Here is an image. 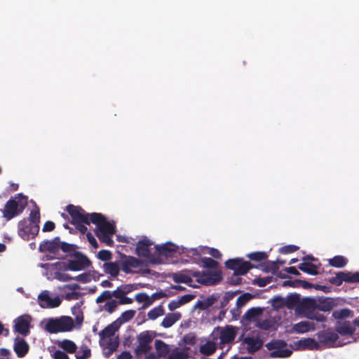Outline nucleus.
<instances>
[{
	"instance_id": "nucleus-50",
	"label": "nucleus",
	"mask_w": 359,
	"mask_h": 359,
	"mask_svg": "<svg viewBox=\"0 0 359 359\" xmlns=\"http://www.w3.org/2000/svg\"><path fill=\"white\" fill-rule=\"evenodd\" d=\"M299 250V247L294 245H288L282 247L279 252L282 254H290L296 252Z\"/></svg>"
},
{
	"instance_id": "nucleus-25",
	"label": "nucleus",
	"mask_w": 359,
	"mask_h": 359,
	"mask_svg": "<svg viewBox=\"0 0 359 359\" xmlns=\"http://www.w3.org/2000/svg\"><path fill=\"white\" fill-rule=\"evenodd\" d=\"M15 330L21 334H27L29 330V320L23 316H19L15 320Z\"/></svg>"
},
{
	"instance_id": "nucleus-17",
	"label": "nucleus",
	"mask_w": 359,
	"mask_h": 359,
	"mask_svg": "<svg viewBox=\"0 0 359 359\" xmlns=\"http://www.w3.org/2000/svg\"><path fill=\"white\" fill-rule=\"evenodd\" d=\"M38 303L41 308L53 309L57 307L61 304V299L56 296L52 297L48 290L42 291L38 296Z\"/></svg>"
},
{
	"instance_id": "nucleus-38",
	"label": "nucleus",
	"mask_w": 359,
	"mask_h": 359,
	"mask_svg": "<svg viewBox=\"0 0 359 359\" xmlns=\"http://www.w3.org/2000/svg\"><path fill=\"white\" fill-rule=\"evenodd\" d=\"M248 258L254 262L266 261L268 258V254L266 252H253L246 255Z\"/></svg>"
},
{
	"instance_id": "nucleus-3",
	"label": "nucleus",
	"mask_w": 359,
	"mask_h": 359,
	"mask_svg": "<svg viewBox=\"0 0 359 359\" xmlns=\"http://www.w3.org/2000/svg\"><path fill=\"white\" fill-rule=\"evenodd\" d=\"M93 224L97 226L95 235L99 240L108 246H113L114 241L111 236L116 233L115 226L108 222L103 215H93Z\"/></svg>"
},
{
	"instance_id": "nucleus-46",
	"label": "nucleus",
	"mask_w": 359,
	"mask_h": 359,
	"mask_svg": "<svg viewBox=\"0 0 359 359\" xmlns=\"http://www.w3.org/2000/svg\"><path fill=\"white\" fill-rule=\"evenodd\" d=\"M112 257V254L109 250H102L98 252L97 258L104 262L109 261Z\"/></svg>"
},
{
	"instance_id": "nucleus-63",
	"label": "nucleus",
	"mask_w": 359,
	"mask_h": 359,
	"mask_svg": "<svg viewBox=\"0 0 359 359\" xmlns=\"http://www.w3.org/2000/svg\"><path fill=\"white\" fill-rule=\"evenodd\" d=\"M112 294V297L114 296V297H116V299H118V300L123 297L124 296V293L123 292V290L121 288V287H118L116 290H115L114 292H111Z\"/></svg>"
},
{
	"instance_id": "nucleus-45",
	"label": "nucleus",
	"mask_w": 359,
	"mask_h": 359,
	"mask_svg": "<svg viewBox=\"0 0 359 359\" xmlns=\"http://www.w3.org/2000/svg\"><path fill=\"white\" fill-rule=\"evenodd\" d=\"M90 355V350L87 346H81L79 351L77 353L76 359H86Z\"/></svg>"
},
{
	"instance_id": "nucleus-59",
	"label": "nucleus",
	"mask_w": 359,
	"mask_h": 359,
	"mask_svg": "<svg viewBox=\"0 0 359 359\" xmlns=\"http://www.w3.org/2000/svg\"><path fill=\"white\" fill-rule=\"evenodd\" d=\"M86 237H87V239H88V242L90 243V244L94 248L96 249L98 248V243H97L96 239L95 238V237L93 236V234L90 232H88L86 233Z\"/></svg>"
},
{
	"instance_id": "nucleus-30",
	"label": "nucleus",
	"mask_w": 359,
	"mask_h": 359,
	"mask_svg": "<svg viewBox=\"0 0 359 359\" xmlns=\"http://www.w3.org/2000/svg\"><path fill=\"white\" fill-rule=\"evenodd\" d=\"M318 337L320 342L332 344L337 339V334L330 331L320 332L318 333Z\"/></svg>"
},
{
	"instance_id": "nucleus-20",
	"label": "nucleus",
	"mask_w": 359,
	"mask_h": 359,
	"mask_svg": "<svg viewBox=\"0 0 359 359\" xmlns=\"http://www.w3.org/2000/svg\"><path fill=\"white\" fill-rule=\"evenodd\" d=\"M60 237L56 236L52 240H45L39 246V251L42 253L49 252L57 255L60 250Z\"/></svg>"
},
{
	"instance_id": "nucleus-56",
	"label": "nucleus",
	"mask_w": 359,
	"mask_h": 359,
	"mask_svg": "<svg viewBox=\"0 0 359 359\" xmlns=\"http://www.w3.org/2000/svg\"><path fill=\"white\" fill-rule=\"evenodd\" d=\"M124 294H126L135 290L137 289V285L136 284H126L121 285Z\"/></svg>"
},
{
	"instance_id": "nucleus-47",
	"label": "nucleus",
	"mask_w": 359,
	"mask_h": 359,
	"mask_svg": "<svg viewBox=\"0 0 359 359\" xmlns=\"http://www.w3.org/2000/svg\"><path fill=\"white\" fill-rule=\"evenodd\" d=\"M26 220L29 222H35L36 224L39 225L40 222V212L39 210H33L31 211L29 217L28 219H26Z\"/></svg>"
},
{
	"instance_id": "nucleus-2",
	"label": "nucleus",
	"mask_w": 359,
	"mask_h": 359,
	"mask_svg": "<svg viewBox=\"0 0 359 359\" xmlns=\"http://www.w3.org/2000/svg\"><path fill=\"white\" fill-rule=\"evenodd\" d=\"M82 316H76L75 322L74 320L67 316H61L58 318H49L45 324V329L50 333H57L59 332L70 331L74 327H79L83 322Z\"/></svg>"
},
{
	"instance_id": "nucleus-61",
	"label": "nucleus",
	"mask_w": 359,
	"mask_h": 359,
	"mask_svg": "<svg viewBox=\"0 0 359 359\" xmlns=\"http://www.w3.org/2000/svg\"><path fill=\"white\" fill-rule=\"evenodd\" d=\"M53 357L54 359H69V356L62 351H55Z\"/></svg>"
},
{
	"instance_id": "nucleus-31",
	"label": "nucleus",
	"mask_w": 359,
	"mask_h": 359,
	"mask_svg": "<svg viewBox=\"0 0 359 359\" xmlns=\"http://www.w3.org/2000/svg\"><path fill=\"white\" fill-rule=\"evenodd\" d=\"M298 268L302 271L309 275L316 276L318 274V266L307 262H304L298 265Z\"/></svg>"
},
{
	"instance_id": "nucleus-35",
	"label": "nucleus",
	"mask_w": 359,
	"mask_h": 359,
	"mask_svg": "<svg viewBox=\"0 0 359 359\" xmlns=\"http://www.w3.org/2000/svg\"><path fill=\"white\" fill-rule=\"evenodd\" d=\"M136 301L142 304L141 308L144 309L149 306L152 304V299L145 292H140L135 295Z\"/></svg>"
},
{
	"instance_id": "nucleus-1",
	"label": "nucleus",
	"mask_w": 359,
	"mask_h": 359,
	"mask_svg": "<svg viewBox=\"0 0 359 359\" xmlns=\"http://www.w3.org/2000/svg\"><path fill=\"white\" fill-rule=\"evenodd\" d=\"M129 319L128 316H122L99 332V343L105 353L110 354L116 349L118 346V339L116 336V332L122 323Z\"/></svg>"
},
{
	"instance_id": "nucleus-55",
	"label": "nucleus",
	"mask_w": 359,
	"mask_h": 359,
	"mask_svg": "<svg viewBox=\"0 0 359 359\" xmlns=\"http://www.w3.org/2000/svg\"><path fill=\"white\" fill-rule=\"evenodd\" d=\"M272 280V277L258 278L255 282L259 287H265Z\"/></svg>"
},
{
	"instance_id": "nucleus-54",
	"label": "nucleus",
	"mask_w": 359,
	"mask_h": 359,
	"mask_svg": "<svg viewBox=\"0 0 359 359\" xmlns=\"http://www.w3.org/2000/svg\"><path fill=\"white\" fill-rule=\"evenodd\" d=\"M241 275H233L227 280V283L231 285H238L242 283V278H240Z\"/></svg>"
},
{
	"instance_id": "nucleus-18",
	"label": "nucleus",
	"mask_w": 359,
	"mask_h": 359,
	"mask_svg": "<svg viewBox=\"0 0 359 359\" xmlns=\"http://www.w3.org/2000/svg\"><path fill=\"white\" fill-rule=\"evenodd\" d=\"M153 335L148 331L140 333L137 337L138 346L135 349L137 356H141L147 353L151 348L150 343L153 339Z\"/></svg>"
},
{
	"instance_id": "nucleus-60",
	"label": "nucleus",
	"mask_w": 359,
	"mask_h": 359,
	"mask_svg": "<svg viewBox=\"0 0 359 359\" xmlns=\"http://www.w3.org/2000/svg\"><path fill=\"white\" fill-rule=\"evenodd\" d=\"M83 303L81 302H76L75 305L72 308V314H83V311L81 309Z\"/></svg>"
},
{
	"instance_id": "nucleus-8",
	"label": "nucleus",
	"mask_w": 359,
	"mask_h": 359,
	"mask_svg": "<svg viewBox=\"0 0 359 359\" xmlns=\"http://www.w3.org/2000/svg\"><path fill=\"white\" fill-rule=\"evenodd\" d=\"M350 316H334V323L336 330L341 334H351L355 330L359 328V317L354 320L348 319Z\"/></svg>"
},
{
	"instance_id": "nucleus-39",
	"label": "nucleus",
	"mask_w": 359,
	"mask_h": 359,
	"mask_svg": "<svg viewBox=\"0 0 359 359\" xmlns=\"http://www.w3.org/2000/svg\"><path fill=\"white\" fill-rule=\"evenodd\" d=\"M262 270L265 272H271L275 274L278 272L279 267L274 261H266L262 264Z\"/></svg>"
},
{
	"instance_id": "nucleus-41",
	"label": "nucleus",
	"mask_w": 359,
	"mask_h": 359,
	"mask_svg": "<svg viewBox=\"0 0 359 359\" xmlns=\"http://www.w3.org/2000/svg\"><path fill=\"white\" fill-rule=\"evenodd\" d=\"M60 250H61L63 252L69 253L70 255L73 254L74 252H77L76 250V246L74 244H69L68 243L61 241L60 240Z\"/></svg>"
},
{
	"instance_id": "nucleus-32",
	"label": "nucleus",
	"mask_w": 359,
	"mask_h": 359,
	"mask_svg": "<svg viewBox=\"0 0 359 359\" xmlns=\"http://www.w3.org/2000/svg\"><path fill=\"white\" fill-rule=\"evenodd\" d=\"M296 346L298 349H314L318 346V344L313 339L306 338L299 340Z\"/></svg>"
},
{
	"instance_id": "nucleus-58",
	"label": "nucleus",
	"mask_w": 359,
	"mask_h": 359,
	"mask_svg": "<svg viewBox=\"0 0 359 359\" xmlns=\"http://www.w3.org/2000/svg\"><path fill=\"white\" fill-rule=\"evenodd\" d=\"M55 278L60 281H69L73 279L69 274L60 272L55 273Z\"/></svg>"
},
{
	"instance_id": "nucleus-34",
	"label": "nucleus",
	"mask_w": 359,
	"mask_h": 359,
	"mask_svg": "<svg viewBox=\"0 0 359 359\" xmlns=\"http://www.w3.org/2000/svg\"><path fill=\"white\" fill-rule=\"evenodd\" d=\"M342 281L349 283H359V271L352 273L350 271H341Z\"/></svg>"
},
{
	"instance_id": "nucleus-23",
	"label": "nucleus",
	"mask_w": 359,
	"mask_h": 359,
	"mask_svg": "<svg viewBox=\"0 0 359 359\" xmlns=\"http://www.w3.org/2000/svg\"><path fill=\"white\" fill-rule=\"evenodd\" d=\"M243 348L249 353H254L262 346V341L257 337H248L243 341Z\"/></svg>"
},
{
	"instance_id": "nucleus-9",
	"label": "nucleus",
	"mask_w": 359,
	"mask_h": 359,
	"mask_svg": "<svg viewBox=\"0 0 359 359\" xmlns=\"http://www.w3.org/2000/svg\"><path fill=\"white\" fill-rule=\"evenodd\" d=\"M71 256L73 257L74 259H69L67 264L57 262L55 265L63 264L65 270L76 271L85 269L90 264L88 258L81 252H74Z\"/></svg>"
},
{
	"instance_id": "nucleus-27",
	"label": "nucleus",
	"mask_w": 359,
	"mask_h": 359,
	"mask_svg": "<svg viewBox=\"0 0 359 359\" xmlns=\"http://www.w3.org/2000/svg\"><path fill=\"white\" fill-rule=\"evenodd\" d=\"M104 271L107 274L111 275L112 277H117L119 274L121 266L119 265V261L116 262H106L103 264Z\"/></svg>"
},
{
	"instance_id": "nucleus-14",
	"label": "nucleus",
	"mask_w": 359,
	"mask_h": 359,
	"mask_svg": "<svg viewBox=\"0 0 359 359\" xmlns=\"http://www.w3.org/2000/svg\"><path fill=\"white\" fill-rule=\"evenodd\" d=\"M269 350H273L270 355L272 358H287L292 354V351L285 348V343L281 340L273 341L266 345Z\"/></svg>"
},
{
	"instance_id": "nucleus-21",
	"label": "nucleus",
	"mask_w": 359,
	"mask_h": 359,
	"mask_svg": "<svg viewBox=\"0 0 359 359\" xmlns=\"http://www.w3.org/2000/svg\"><path fill=\"white\" fill-rule=\"evenodd\" d=\"M316 301L317 303L316 312H330L337 306L335 300L331 297H316Z\"/></svg>"
},
{
	"instance_id": "nucleus-22",
	"label": "nucleus",
	"mask_w": 359,
	"mask_h": 359,
	"mask_svg": "<svg viewBox=\"0 0 359 359\" xmlns=\"http://www.w3.org/2000/svg\"><path fill=\"white\" fill-rule=\"evenodd\" d=\"M156 252L158 256H164L165 257H172L177 252V247L172 243H167L162 245H156Z\"/></svg>"
},
{
	"instance_id": "nucleus-44",
	"label": "nucleus",
	"mask_w": 359,
	"mask_h": 359,
	"mask_svg": "<svg viewBox=\"0 0 359 359\" xmlns=\"http://www.w3.org/2000/svg\"><path fill=\"white\" fill-rule=\"evenodd\" d=\"M168 359H189V355L186 350L177 349L172 353Z\"/></svg>"
},
{
	"instance_id": "nucleus-29",
	"label": "nucleus",
	"mask_w": 359,
	"mask_h": 359,
	"mask_svg": "<svg viewBox=\"0 0 359 359\" xmlns=\"http://www.w3.org/2000/svg\"><path fill=\"white\" fill-rule=\"evenodd\" d=\"M257 316H246V319L250 321H253L258 327L262 329H268L273 326V323L267 318V316H264L266 317L264 319H255V317Z\"/></svg>"
},
{
	"instance_id": "nucleus-48",
	"label": "nucleus",
	"mask_w": 359,
	"mask_h": 359,
	"mask_svg": "<svg viewBox=\"0 0 359 359\" xmlns=\"http://www.w3.org/2000/svg\"><path fill=\"white\" fill-rule=\"evenodd\" d=\"M179 319L178 316H167L162 322L165 327H169L172 325Z\"/></svg>"
},
{
	"instance_id": "nucleus-33",
	"label": "nucleus",
	"mask_w": 359,
	"mask_h": 359,
	"mask_svg": "<svg viewBox=\"0 0 359 359\" xmlns=\"http://www.w3.org/2000/svg\"><path fill=\"white\" fill-rule=\"evenodd\" d=\"M57 344L60 348L65 350L69 353H74L77 348V346L76 345V344L74 341L69 339H63L61 341H58Z\"/></svg>"
},
{
	"instance_id": "nucleus-51",
	"label": "nucleus",
	"mask_w": 359,
	"mask_h": 359,
	"mask_svg": "<svg viewBox=\"0 0 359 359\" xmlns=\"http://www.w3.org/2000/svg\"><path fill=\"white\" fill-rule=\"evenodd\" d=\"M112 297L111 292L109 290H105L102 292V294L98 296L96 299L97 303H102L106 300L110 299Z\"/></svg>"
},
{
	"instance_id": "nucleus-7",
	"label": "nucleus",
	"mask_w": 359,
	"mask_h": 359,
	"mask_svg": "<svg viewBox=\"0 0 359 359\" xmlns=\"http://www.w3.org/2000/svg\"><path fill=\"white\" fill-rule=\"evenodd\" d=\"M119 265L126 274L137 273L144 266V261L133 256L120 254Z\"/></svg>"
},
{
	"instance_id": "nucleus-62",
	"label": "nucleus",
	"mask_w": 359,
	"mask_h": 359,
	"mask_svg": "<svg viewBox=\"0 0 359 359\" xmlns=\"http://www.w3.org/2000/svg\"><path fill=\"white\" fill-rule=\"evenodd\" d=\"M76 229L82 234H84L87 232L88 228L86 225H87L86 223H79L77 224H74Z\"/></svg>"
},
{
	"instance_id": "nucleus-53",
	"label": "nucleus",
	"mask_w": 359,
	"mask_h": 359,
	"mask_svg": "<svg viewBox=\"0 0 359 359\" xmlns=\"http://www.w3.org/2000/svg\"><path fill=\"white\" fill-rule=\"evenodd\" d=\"M118 304V303L114 299L110 300L105 304L104 309L109 313H113L117 307Z\"/></svg>"
},
{
	"instance_id": "nucleus-36",
	"label": "nucleus",
	"mask_w": 359,
	"mask_h": 359,
	"mask_svg": "<svg viewBox=\"0 0 359 359\" xmlns=\"http://www.w3.org/2000/svg\"><path fill=\"white\" fill-rule=\"evenodd\" d=\"M217 341H208L204 344H202L200 347V351L201 353L209 355L215 352L216 349V344Z\"/></svg>"
},
{
	"instance_id": "nucleus-43",
	"label": "nucleus",
	"mask_w": 359,
	"mask_h": 359,
	"mask_svg": "<svg viewBox=\"0 0 359 359\" xmlns=\"http://www.w3.org/2000/svg\"><path fill=\"white\" fill-rule=\"evenodd\" d=\"M201 262L203 264V266L207 269H216L219 265L217 261L207 257H201Z\"/></svg>"
},
{
	"instance_id": "nucleus-19",
	"label": "nucleus",
	"mask_w": 359,
	"mask_h": 359,
	"mask_svg": "<svg viewBox=\"0 0 359 359\" xmlns=\"http://www.w3.org/2000/svg\"><path fill=\"white\" fill-rule=\"evenodd\" d=\"M294 303V293L288 294L286 297L276 296L271 299V306L277 311L283 308L293 310Z\"/></svg>"
},
{
	"instance_id": "nucleus-49",
	"label": "nucleus",
	"mask_w": 359,
	"mask_h": 359,
	"mask_svg": "<svg viewBox=\"0 0 359 359\" xmlns=\"http://www.w3.org/2000/svg\"><path fill=\"white\" fill-rule=\"evenodd\" d=\"M173 280L177 283H189L191 281V278L184 274H176L173 278Z\"/></svg>"
},
{
	"instance_id": "nucleus-37",
	"label": "nucleus",
	"mask_w": 359,
	"mask_h": 359,
	"mask_svg": "<svg viewBox=\"0 0 359 359\" xmlns=\"http://www.w3.org/2000/svg\"><path fill=\"white\" fill-rule=\"evenodd\" d=\"M328 262L330 266L336 268H342L348 263L347 259L341 255L334 256L333 258L330 259Z\"/></svg>"
},
{
	"instance_id": "nucleus-12",
	"label": "nucleus",
	"mask_w": 359,
	"mask_h": 359,
	"mask_svg": "<svg viewBox=\"0 0 359 359\" xmlns=\"http://www.w3.org/2000/svg\"><path fill=\"white\" fill-rule=\"evenodd\" d=\"M193 276L196 278L197 281L205 285H214L219 283L222 279L221 271L211 272H194Z\"/></svg>"
},
{
	"instance_id": "nucleus-64",
	"label": "nucleus",
	"mask_w": 359,
	"mask_h": 359,
	"mask_svg": "<svg viewBox=\"0 0 359 359\" xmlns=\"http://www.w3.org/2000/svg\"><path fill=\"white\" fill-rule=\"evenodd\" d=\"M209 254L215 259H220L222 257L221 252L215 248H210Z\"/></svg>"
},
{
	"instance_id": "nucleus-16",
	"label": "nucleus",
	"mask_w": 359,
	"mask_h": 359,
	"mask_svg": "<svg viewBox=\"0 0 359 359\" xmlns=\"http://www.w3.org/2000/svg\"><path fill=\"white\" fill-rule=\"evenodd\" d=\"M153 243L148 238H144L137 242L135 248V252L139 257H146L149 259L152 262H158V257H155L149 250V247Z\"/></svg>"
},
{
	"instance_id": "nucleus-11",
	"label": "nucleus",
	"mask_w": 359,
	"mask_h": 359,
	"mask_svg": "<svg viewBox=\"0 0 359 359\" xmlns=\"http://www.w3.org/2000/svg\"><path fill=\"white\" fill-rule=\"evenodd\" d=\"M225 266L233 271L234 275H245L254 268L253 264L248 261H245L243 258L229 259L225 262Z\"/></svg>"
},
{
	"instance_id": "nucleus-28",
	"label": "nucleus",
	"mask_w": 359,
	"mask_h": 359,
	"mask_svg": "<svg viewBox=\"0 0 359 359\" xmlns=\"http://www.w3.org/2000/svg\"><path fill=\"white\" fill-rule=\"evenodd\" d=\"M14 350L19 357H23L29 350V345L22 339H16L14 344Z\"/></svg>"
},
{
	"instance_id": "nucleus-15",
	"label": "nucleus",
	"mask_w": 359,
	"mask_h": 359,
	"mask_svg": "<svg viewBox=\"0 0 359 359\" xmlns=\"http://www.w3.org/2000/svg\"><path fill=\"white\" fill-rule=\"evenodd\" d=\"M236 335V330L232 327H226L221 330H217L213 332L212 337L213 339H219L218 344H229L235 339Z\"/></svg>"
},
{
	"instance_id": "nucleus-5",
	"label": "nucleus",
	"mask_w": 359,
	"mask_h": 359,
	"mask_svg": "<svg viewBox=\"0 0 359 359\" xmlns=\"http://www.w3.org/2000/svg\"><path fill=\"white\" fill-rule=\"evenodd\" d=\"M293 310L294 314H313L316 312V297H302L298 293H294Z\"/></svg>"
},
{
	"instance_id": "nucleus-6",
	"label": "nucleus",
	"mask_w": 359,
	"mask_h": 359,
	"mask_svg": "<svg viewBox=\"0 0 359 359\" xmlns=\"http://www.w3.org/2000/svg\"><path fill=\"white\" fill-rule=\"evenodd\" d=\"M66 210L72 217L71 224L73 225L79 223L90 224L93 223V215H102L97 212L87 213L81 207L72 204L67 206Z\"/></svg>"
},
{
	"instance_id": "nucleus-4",
	"label": "nucleus",
	"mask_w": 359,
	"mask_h": 359,
	"mask_svg": "<svg viewBox=\"0 0 359 359\" xmlns=\"http://www.w3.org/2000/svg\"><path fill=\"white\" fill-rule=\"evenodd\" d=\"M27 204V197L22 194H18L14 198H11L1 210L3 217L9 221L20 215Z\"/></svg>"
},
{
	"instance_id": "nucleus-52",
	"label": "nucleus",
	"mask_w": 359,
	"mask_h": 359,
	"mask_svg": "<svg viewBox=\"0 0 359 359\" xmlns=\"http://www.w3.org/2000/svg\"><path fill=\"white\" fill-rule=\"evenodd\" d=\"M329 282L336 286H340L343 283L341 271L337 273L334 276L330 278Z\"/></svg>"
},
{
	"instance_id": "nucleus-13",
	"label": "nucleus",
	"mask_w": 359,
	"mask_h": 359,
	"mask_svg": "<svg viewBox=\"0 0 359 359\" xmlns=\"http://www.w3.org/2000/svg\"><path fill=\"white\" fill-rule=\"evenodd\" d=\"M315 321L317 323H323L325 321V318L324 316H315L314 318H311L306 320L301 321L298 323L294 324L292 326V330L297 333H305L309 331H313L318 328V326L316 325Z\"/></svg>"
},
{
	"instance_id": "nucleus-40",
	"label": "nucleus",
	"mask_w": 359,
	"mask_h": 359,
	"mask_svg": "<svg viewBox=\"0 0 359 359\" xmlns=\"http://www.w3.org/2000/svg\"><path fill=\"white\" fill-rule=\"evenodd\" d=\"M155 347L159 356L165 355L169 351L168 346L161 340L155 341Z\"/></svg>"
},
{
	"instance_id": "nucleus-42",
	"label": "nucleus",
	"mask_w": 359,
	"mask_h": 359,
	"mask_svg": "<svg viewBox=\"0 0 359 359\" xmlns=\"http://www.w3.org/2000/svg\"><path fill=\"white\" fill-rule=\"evenodd\" d=\"M183 252L186 253L187 257H191L194 263H198V260H201V252L197 248L187 249L186 252Z\"/></svg>"
},
{
	"instance_id": "nucleus-24",
	"label": "nucleus",
	"mask_w": 359,
	"mask_h": 359,
	"mask_svg": "<svg viewBox=\"0 0 359 359\" xmlns=\"http://www.w3.org/2000/svg\"><path fill=\"white\" fill-rule=\"evenodd\" d=\"M217 300V297L214 294L210 295L207 297H200V299H198L194 308L201 311L206 310L213 306Z\"/></svg>"
},
{
	"instance_id": "nucleus-57",
	"label": "nucleus",
	"mask_w": 359,
	"mask_h": 359,
	"mask_svg": "<svg viewBox=\"0 0 359 359\" xmlns=\"http://www.w3.org/2000/svg\"><path fill=\"white\" fill-rule=\"evenodd\" d=\"M55 224L52 221H47L45 222V224L43 226L42 231L43 232H49L52 231L55 229Z\"/></svg>"
},
{
	"instance_id": "nucleus-10",
	"label": "nucleus",
	"mask_w": 359,
	"mask_h": 359,
	"mask_svg": "<svg viewBox=\"0 0 359 359\" xmlns=\"http://www.w3.org/2000/svg\"><path fill=\"white\" fill-rule=\"evenodd\" d=\"M18 235L25 241L35 238L39 231V225L23 219L18 224Z\"/></svg>"
},
{
	"instance_id": "nucleus-26",
	"label": "nucleus",
	"mask_w": 359,
	"mask_h": 359,
	"mask_svg": "<svg viewBox=\"0 0 359 359\" xmlns=\"http://www.w3.org/2000/svg\"><path fill=\"white\" fill-rule=\"evenodd\" d=\"M251 297L252 296L249 293H245L239 296L236 300V307L230 311L231 314H241L242 312L241 308L245 306Z\"/></svg>"
}]
</instances>
